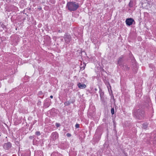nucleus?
Masks as SVG:
<instances>
[{
	"label": "nucleus",
	"instance_id": "nucleus-1",
	"mask_svg": "<svg viewBox=\"0 0 156 156\" xmlns=\"http://www.w3.org/2000/svg\"><path fill=\"white\" fill-rule=\"evenodd\" d=\"M80 7L79 4L75 2L70 1L68 2L66 8L70 12L76 11Z\"/></svg>",
	"mask_w": 156,
	"mask_h": 156
},
{
	"label": "nucleus",
	"instance_id": "nucleus-2",
	"mask_svg": "<svg viewBox=\"0 0 156 156\" xmlns=\"http://www.w3.org/2000/svg\"><path fill=\"white\" fill-rule=\"evenodd\" d=\"M134 115L138 119H141L144 117V112L141 109H139L137 111H135Z\"/></svg>",
	"mask_w": 156,
	"mask_h": 156
},
{
	"label": "nucleus",
	"instance_id": "nucleus-3",
	"mask_svg": "<svg viewBox=\"0 0 156 156\" xmlns=\"http://www.w3.org/2000/svg\"><path fill=\"white\" fill-rule=\"evenodd\" d=\"M59 135L58 133L56 132H53L52 133L51 136V140L54 142L58 139Z\"/></svg>",
	"mask_w": 156,
	"mask_h": 156
},
{
	"label": "nucleus",
	"instance_id": "nucleus-4",
	"mask_svg": "<svg viewBox=\"0 0 156 156\" xmlns=\"http://www.w3.org/2000/svg\"><path fill=\"white\" fill-rule=\"evenodd\" d=\"M3 147L5 150H9L12 147V144L9 142L5 143L3 145Z\"/></svg>",
	"mask_w": 156,
	"mask_h": 156
},
{
	"label": "nucleus",
	"instance_id": "nucleus-5",
	"mask_svg": "<svg viewBox=\"0 0 156 156\" xmlns=\"http://www.w3.org/2000/svg\"><path fill=\"white\" fill-rule=\"evenodd\" d=\"M64 38L66 43L67 44L69 43L72 40L71 36L68 34H65L64 36Z\"/></svg>",
	"mask_w": 156,
	"mask_h": 156
},
{
	"label": "nucleus",
	"instance_id": "nucleus-6",
	"mask_svg": "<svg viewBox=\"0 0 156 156\" xmlns=\"http://www.w3.org/2000/svg\"><path fill=\"white\" fill-rule=\"evenodd\" d=\"M134 21V20L131 18L126 19V23L127 25L130 26L132 25Z\"/></svg>",
	"mask_w": 156,
	"mask_h": 156
},
{
	"label": "nucleus",
	"instance_id": "nucleus-7",
	"mask_svg": "<svg viewBox=\"0 0 156 156\" xmlns=\"http://www.w3.org/2000/svg\"><path fill=\"white\" fill-rule=\"evenodd\" d=\"M123 57L122 56H121L118 59L117 62V64L119 65V66L121 67L123 64Z\"/></svg>",
	"mask_w": 156,
	"mask_h": 156
},
{
	"label": "nucleus",
	"instance_id": "nucleus-8",
	"mask_svg": "<svg viewBox=\"0 0 156 156\" xmlns=\"http://www.w3.org/2000/svg\"><path fill=\"white\" fill-rule=\"evenodd\" d=\"M122 69L124 70H129L130 68V66L126 64H124L120 67Z\"/></svg>",
	"mask_w": 156,
	"mask_h": 156
},
{
	"label": "nucleus",
	"instance_id": "nucleus-9",
	"mask_svg": "<svg viewBox=\"0 0 156 156\" xmlns=\"http://www.w3.org/2000/svg\"><path fill=\"white\" fill-rule=\"evenodd\" d=\"M51 105V103L47 99H46L44 104V106L46 108L48 107Z\"/></svg>",
	"mask_w": 156,
	"mask_h": 156
},
{
	"label": "nucleus",
	"instance_id": "nucleus-10",
	"mask_svg": "<svg viewBox=\"0 0 156 156\" xmlns=\"http://www.w3.org/2000/svg\"><path fill=\"white\" fill-rule=\"evenodd\" d=\"M101 134H99V135H97V133H96L94 136V138L96 139V141H98L100 139L101 137Z\"/></svg>",
	"mask_w": 156,
	"mask_h": 156
},
{
	"label": "nucleus",
	"instance_id": "nucleus-11",
	"mask_svg": "<svg viewBox=\"0 0 156 156\" xmlns=\"http://www.w3.org/2000/svg\"><path fill=\"white\" fill-rule=\"evenodd\" d=\"M78 87L80 89H83L86 88V86L84 84L79 83L77 84Z\"/></svg>",
	"mask_w": 156,
	"mask_h": 156
},
{
	"label": "nucleus",
	"instance_id": "nucleus-12",
	"mask_svg": "<svg viewBox=\"0 0 156 156\" xmlns=\"http://www.w3.org/2000/svg\"><path fill=\"white\" fill-rule=\"evenodd\" d=\"M99 92L100 93V97H104V92L102 91V90L100 87L99 88Z\"/></svg>",
	"mask_w": 156,
	"mask_h": 156
},
{
	"label": "nucleus",
	"instance_id": "nucleus-13",
	"mask_svg": "<svg viewBox=\"0 0 156 156\" xmlns=\"http://www.w3.org/2000/svg\"><path fill=\"white\" fill-rule=\"evenodd\" d=\"M100 100L101 101V103L104 105H105L106 104V101L105 100L104 97H100Z\"/></svg>",
	"mask_w": 156,
	"mask_h": 156
},
{
	"label": "nucleus",
	"instance_id": "nucleus-14",
	"mask_svg": "<svg viewBox=\"0 0 156 156\" xmlns=\"http://www.w3.org/2000/svg\"><path fill=\"white\" fill-rule=\"evenodd\" d=\"M86 66V64H85L83 62V64L81 63L80 65V69L81 70L84 69Z\"/></svg>",
	"mask_w": 156,
	"mask_h": 156
},
{
	"label": "nucleus",
	"instance_id": "nucleus-15",
	"mask_svg": "<svg viewBox=\"0 0 156 156\" xmlns=\"http://www.w3.org/2000/svg\"><path fill=\"white\" fill-rule=\"evenodd\" d=\"M135 93H136V96L137 97H140L141 96L142 94H141L140 92L138 90H136L135 91Z\"/></svg>",
	"mask_w": 156,
	"mask_h": 156
},
{
	"label": "nucleus",
	"instance_id": "nucleus-16",
	"mask_svg": "<svg viewBox=\"0 0 156 156\" xmlns=\"http://www.w3.org/2000/svg\"><path fill=\"white\" fill-rule=\"evenodd\" d=\"M134 2L133 0H130L129 3V6L130 7H132L134 5Z\"/></svg>",
	"mask_w": 156,
	"mask_h": 156
},
{
	"label": "nucleus",
	"instance_id": "nucleus-17",
	"mask_svg": "<svg viewBox=\"0 0 156 156\" xmlns=\"http://www.w3.org/2000/svg\"><path fill=\"white\" fill-rule=\"evenodd\" d=\"M38 95L40 98H43L44 97V94L41 91H39L38 93Z\"/></svg>",
	"mask_w": 156,
	"mask_h": 156
},
{
	"label": "nucleus",
	"instance_id": "nucleus-18",
	"mask_svg": "<svg viewBox=\"0 0 156 156\" xmlns=\"http://www.w3.org/2000/svg\"><path fill=\"white\" fill-rule=\"evenodd\" d=\"M65 105L68 106L70 105V103L69 101H66L64 103Z\"/></svg>",
	"mask_w": 156,
	"mask_h": 156
},
{
	"label": "nucleus",
	"instance_id": "nucleus-19",
	"mask_svg": "<svg viewBox=\"0 0 156 156\" xmlns=\"http://www.w3.org/2000/svg\"><path fill=\"white\" fill-rule=\"evenodd\" d=\"M143 127L144 129H146L147 128V124L145 123H144L143 124Z\"/></svg>",
	"mask_w": 156,
	"mask_h": 156
},
{
	"label": "nucleus",
	"instance_id": "nucleus-20",
	"mask_svg": "<svg viewBox=\"0 0 156 156\" xmlns=\"http://www.w3.org/2000/svg\"><path fill=\"white\" fill-rule=\"evenodd\" d=\"M153 143L154 144L156 145V135L154 136Z\"/></svg>",
	"mask_w": 156,
	"mask_h": 156
},
{
	"label": "nucleus",
	"instance_id": "nucleus-21",
	"mask_svg": "<svg viewBox=\"0 0 156 156\" xmlns=\"http://www.w3.org/2000/svg\"><path fill=\"white\" fill-rule=\"evenodd\" d=\"M111 112L112 115L114 114V109L113 108H112L111 109Z\"/></svg>",
	"mask_w": 156,
	"mask_h": 156
},
{
	"label": "nucleus",
	"instance_id": "nucleus-22",
	"mask_svg": "<svg viewBox=\"0 0 156 156\" xmlns=\"http://www.w3.org/2000/svg\"><path fill=\"white\" fill-rule=\"evenodd\" d=\"M37 120H34L31 124V127H32L33 125L37 122Z\"/></svg>",
	"mask_w": 156,
	"mask_h": 156
},
{
	"label": "nucleus",
	"instance_id": "nucleus-23",
	"mask_svg": "<svg viewBox=\"0 0 156 156\" xmlns=\"http://www.w3.org/2000/svg\"><path fill=\"white\" fill-rule=\"evenodd\" d=\"M35 134L36 135L38 136L40 135L41 133L39 131H37L35 133Z\"/></svg>",
	"mask_w": 156,
	"mask_h": 156
},
{
	"label": "nucleus",
	"instance_id": "nucleus-24",
	"mask_svg": "<svg viewBox=\"0 0 156 156\" xmlns=\"http://www.w3.org/2000/svg\"><path fill=\"white\" fill-rule=\"evenodd\" d=\"M23 156H30V155L29 153L27 152V153L24 154Z\"/></svg>",
	"mask_w": 156,
	"mask_h": 156
},
{
	"label": "nucleus",
	"instance_id": "nucleus-25",
	"mask_svg": "<svg viewBox=\"0 0 156 156\" xmlns=\"http://www.w3.org/2000/svg\"><path fill=\"white\" fill-rule=\"evenodd\" d=\"M60 124L58 123H55V126H56L57 127H58L60 126Z\"/></svg>",
	"mask_w": 156,
	"mask_h": 156
},
{
	"label": "nucleus",
	"instance_id": "nucleus-26",
	"mask_svg": "<svg viewBox=\"0 0 156 156\" xmlns=\"http://www.w3.org/2000/svg\"><path fill=\"white\" fill-rule=\"evenodd\" d=\"M50 2L52 4H54L55 2V0H50Z\"/></svg>",
	"mask_w": 156,
	"mask_h": 156
},
{
	"label": "nucleus",
	"instance_id": "nucleus-27",
	"mask_svg": "<svg viewBox=\"0 0 156 156\" xmlns=\"http://www.w3.org/2000/svg\"><path fill=\"white\" fill-rule=\"evenodd\" d=\"M75 127L76 128H79L80 127V125L79 124L76 123L75 126Z\"/></svg>",
	"mask_w": 156,
	"mask_h": 156
},
{
	"label": "nucleus",
	"instance_id": "nucleus-28",
	"mask_svg": "<svg viewBox=\"0 0 156 156\" xmlns=\"http://www.w3.org/2000/svg\"><path fill=\"white\" fill-rule=\"evenodd\" d=\"M66 136L68 137H70L71 136V135L70 133H67L66 134Z\"/></svg>",
	"mask_w": 156,
	"mask_h": 156
},
{
	"label": "nucleus",
	"instance_id": "nucleus-29",
	"mask_svg": "<svg viewBox=\"0 0 156 156\" xmlns=\"http://www.w3.org/2000/svg\"><path fill=\"white\" fill-rule=\"evenodd\" d=\"M29 138L30 139L32 140L34 138V137L33 136H30L29 137Z\"/></svg>",
	"mask_w": 156,
	"mask_h": 156
},
{
	"label": "nucleus",
	"instance_id": "nucleus-30",
	"mask_svg": "<svg viewBox=\"0 0 156 156\" xmlns=\"http://www.w3.org/2000/svg\"><path fill=\"white\" fill-rule=\"evenodd\" d=\"M111 98H113V100H114V101L115 100V99H114V96H113V95L111 96Z\"/></svg>",
	"mask_w": 156,
	"mask_h": 156
},
{
	"label": "nucleus",
	"instance_id": "nucleus-31",
	"mask_svg": "<svg viewBox=\"0 0 156 156\" xmlns=\"http://www.w3.org/2000/svg\"><path fill=\"white\" fill-rule=\"evenodd\" d=\"M50 98H53V96H52V95H51V96H50Z\"/></svg>",
	"mask_w": 156,
	"mask_h": 156
},
{
	"label": "nucleus",
	"instance_id": "nucleus-32",
	"mask_svg": "<svg viewBox=\"0 0 156 156\" xmlns=\"http://www.w3.org/2000/svg\"><path fill=\"white\" fill-rule=\"evenodd\" d=\"M93 115H94L93 114H92L90 115L91 116V117H92L93 116Z\"/></svg>",
	"mask_w": 156,
	"mask_h": 156
},
{
	"label": "nucleus",
	"instance_id": "nucleus-33",
	"mask_svg": "<svg viewBox=\"0 0 156 156\" xmlns=\"http://www.w3.org/2000/svg\"><path fill=\"white\" fill-rule=\"evenodd\" d=\"M94 90H95V91H96L97 90V88H95L94 89Z\"/></svg>",
	"mask_w": 156,
	"mask_h": 156
},
{
	"label": "nucleus",
	"instance_id": "nucleus-34",
	"mask_svg": "<svg viewBox=\"0 0 156 156\" xmlns=\"http://www.w3.org/2000/svg\"><path fill=\"white\" fill-rule=\"evenodd\" d=\"M32 127H31V125L30 126V128H32Z\"/></svg>",
	"mask_w": 156,
	"mask_h": 156
},
{
	"label": "nucleus",
	"instance_id": "nucleus-35",
	"mask_svg": "<svg viewBox=\"0 0 156 156\" xmlns=\"http://www.w3.org/2000/svg\"><path fill=\"white\" fill-rule=\"evenodd\" d=\"M41 102L40 101L39 102H38V104H39V103H41Z\"/></svg>",
	"mask_w": 156,
	"mask_h": 156
},
{
	"label": "nucleus",
	"instance_id": "nucleus-36",
	"mask_svg": "<svg viewBox=\"0 0 156 156\" xmlns=\"http://www.w3.org/2000/svg\"><path fill=\"white\" fill-rule=\"evenodd\" d=\"M41 102L40 101L39 102H38V104H39V103H41Z\"/></svg>",
	"mask_w": 156,
	"mask_h": 156
},
{
	"label": "nucleus",
	"instance_id": "nucleus-37",
	"mask_svg": "<svg viewBox=\"0 0 156 156\" xmlns=\"http://www.w3.org/2000/svg\"><path fill=\"white\" fill-rule=\"evenodd\" d=\"M61 40L62 41H63V39H61Z\"/></svg>",
	"mask_w": 156,
	"mask_h": 156
},
{
	"label": "nucleus",
	"instance_id": "nucleus-38",
	"mask_svg": "<svg viewBox=\"0 0 156 156\" xmlns=\"http://www.w3.org/2000/svg\"><path fill=\"white\" fill-rule=\"evenodd\" d=\"M0 156H1V153H0Z\"/></svg>",
	"mask_w": 156,
	"mask_h": 156
}]
</instances>
